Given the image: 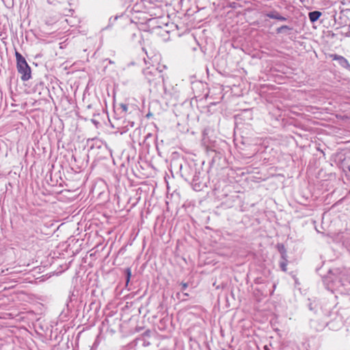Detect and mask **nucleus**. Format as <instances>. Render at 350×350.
Masks as SVG:
<instances>
[{
	"label": "nucleus",
	"mask_w": 350,
	"mask_h": 350,
	"mask_svg": "<svg viewBox=\"0 0 350 350\" xmlns=\"http://www.w3.org/2000/svg\"><path fill=\"white\" fill-rule=\"evenodd\" d=\"M331 57H332V59L334 60H340V61H342L344 62H347V59L345 57H343L342 56H339L337 55H332Z\"/></svg>",
	"instance_id": "7ed1b4c3"
},
{
	"label": "nucleus",
	"mask_w": 350,
	"mask_h": 350,
	"mask_svg": "<svg viewBox=\"0 0 350 350\" xmlns=\"http://www.w3.org/2000/svg\"><path fill=\"white\" fill-rule=\"evenodd\" d=\"M126 283H128L130 280L131 276V271L129 268L126 269Z\"/></svg>",
	"instance_id": "423d86ee"
},
{
	"label": "nucleus",
	"mask_w": 350,
	"mask_h": 350,
	"mask_svg": "<svg viewBox=\"0 0 350 350\" xmlns=\"http://www.w3.org/2000/svg\"><path fill=\"white\" fill-rule=\"evenodd\" d=\"M271 18L278 19L279 21H286V18L280 15L270 16Z\"/></svg>",
	"instance_id": "39448f33"
},
{
	"label": "nucleus",
	"mask_w": 350,
	"mask_h": 350,
	"mask_svg": "<svg viewBox=\"0 0 350 350\" xmlns=\"http://www.w3.org/2000/svg\"><path fill=\"white\" fill-rule=\"evenodd\" d=\"M321 16V12L319 11H314L309 13V18L311 22L317 21Z\"/></svg>",
	"instance_id": "f03ea898"
},
{
	"label": "nucleus",
	"mask_w": 350,
	"mask_h": 350,
	"mask_svg": "<svg viewBox=\"0 0 350 350\" xmlns=\"http://www.w3.org/2000/svg\"><path fill=\"white\" fill-rule=\"evenodd\" d=\"M16 59V68L18 73L21 75V79L23 81H28L31 77V70L25 57L18 52L15 51Z\"/></svg>",
	"instance_id": "f257e3e1"
},
{
	"label": "nucleus",
	"mask_w": 350,
	"mask_h": 350,
	"mask_svg": "<svg viewBox=\"0 0 350 350\" xmlns=\"http://www.w3.org/2000/svg\"><path fill=\"white\" fill-rule=\"evenodd\" d=\"M282 29H290V28L286 25H283L281 27H280L279 29H278V32H280V31Z\"/></svg>",
	"instance_id": "0eeeda50"
},
{
	"label": "nucleus",
	"mask_w": 350,
	"mask_h": 350,
	"mask_svg": "<svg viewBox=\"0 0 350 350\" xmlns=\"http://www.w3.org/2000/svg\"><path fill=\"white\" fill-rule=\"evenodd\" d=\"M349 172H350V165L349 166Z\"/></svg>",
	"instance_id": "1a4fd4ad"
},
{
	"label": "nucleus",
	"mask_w": 350,
	"mask_h": 350,
	"mask_svg": "<svg viewBox=\"0 0 350 350\" xmlns=\"http://www.w3.org/2000/svg\"><path fill=\"white\" fill-rule=\"evenodd\" d=\"M182 285L183 288H185L187 286V284L185 283L183 284Z\"/></svg>",
	"instance_id": "6e6552de"
},
{
	"label": "nucleus",
	"mask_w": 350,
	"mask_h": 350,
	"mask_svg": "<svg viewBox=\"0 0 350 350\" xmlns=\"http://www.w3.org/2000/svg\"><path fill=\"white\" fill-rule=\"evenodd\" d=\"M280 266L281 267V269L286 272L287 271V262L286 261H283V262H281L280 263Z\"/></svg>",
	"instance_id": "20e7f679"
}]
</instances>
